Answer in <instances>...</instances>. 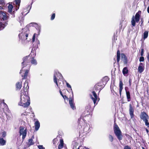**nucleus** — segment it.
I'll use <instances>...</instances> for the list:
<instances>
[{"mask_svg":"<svg viewBox=\"0 0 149 149\" xmlns=\"http://www.w3.org/2000/svg\"><path fill=\"white\" fill-rule=\"evenodd\" d=\"M109 141L111 142H112L113 140V138L112 135L109 134Z\"/></svg>","mask_w":149,"mask_h":149,"instance_id":"obj_35","label":"nucleus"},{"mask_svg":"<svg viewBox=\"0 0 149 149\" xmlns=\"http://www.w3.org/2000/svg\"><path fill=\"white\" fill-rule=\"evenodd\" d=\"M135 19V21L137 22H138L139 20L140 15L138 13H136V14Z\"/></svg>","mask_w":149,"mask_h":149,"instance_id":"obj_28","label":"nucleus"},{"mask_svg":"<svg viewBox=\"0 0 149 149\" xmlns=\"http://www.w3.org/2000/svg\"><path fill=\"white\" fill-rule=\"evenodd\" d=\"M35 130L36 131L38 130L40 127V123L38 120L35 122Z\"/></svg>","mask_w":149,"mask_h":149,"instance_id":"obj_21","label":"nucleus"},{"mask_svg":"<svg viewBox=\"0 0 149 149\" xmlns=\"http://www.w3.org/2000/svg\"><path fill=\"white\" fill-rule=\"evenodd\" d=\"M113 129L114 132L118 140L120 141L122 140L123 136L122 132L118 125L115 123V121L113 125Z\"/></svg>","mask_w":149,"mask_h":149,"instance_id":"obj_3","label":"nucleus"},{"mask_svg":"<svg viewBox=\"0 0 149 149\" xmlns=\"http://www.w3.org/2000/svg\"><path fill=\"white\" fill-rule=\"evenodd\" d=\"M129 113L130 115L131 118L132 119L134 117V110L131 104H130L129 105Z\"/></svg>","mask_w":149,"mask_h":149,"instance_id":"obj_15","label":"nucleus"},{"mask_svg":"<svg viewBox=\"0 0 149 149\" xmlns=\"http://www.w3.org/2000/svg\"><path fill=\"white\" fill-rule=\"evenodd\" d=\"M29 72V70H25V72L24 73V74H27Z\"/></svg>","mask_w":149,"mask_h":149,"instance_id":"obj_52","label":"nucleus"},{"mask_svg":"<svg viewBox=\"0 0 149 149\" xmlns=\"http://www.w3.org/2000/svg\"><path fill=\"white\" fill-rule=\"evenodd\" d=\"M24 13V12H23L22 13V14L23 15Z\"/></svg>","mask_w":149,"mask_h":149,"instance_id":"obj_62","label":"nucleus"},{"mask_svg":"<svg viewBox=\"0 0 149 149\" xmlns=\"http://www.w3.org/2000/svg\"><path fill=\"white\" fill-rule=\"evenodd\" d=\"M35 34H34V35L33 36V38H32V43L33 44V43L35 42Z\"/></svg>","mask_w":149,"mask_h":149,"instance_id":"obj_43","label":"nucleus"},{"mask_svg":"<svg viewBox=\"0 0 149 149\" xmlns=\"http://www.w3.org/2000/svg\"><path fill=\"white\" fill-rule=\"evenodd\" d=\"M62 97H63V99L65 100H68V99H69V98H68L66 95H64L62 96Z\"/></svg>","mask_w":149,"mask_h":149,"instance_id":"obj_48","label":"nucleus"},{"mask_svg":"<svg viewBox=\"0 0 149 149\" xmlns=\"http://www.w3.org/2000/svg\"><path fill=\"white\" fill-rule=\"evenodd\" d=\"M71 95L69 97V104L71 108L73 110L76 109L75 104L74 102V97L73 92L71 93Z\"/></svg>","mask_w":149,"mask_h":149,"instance_id":"obj_8","label":"nucleus"},{"mask_svg":"<svg viewBox=\"0 0 149 149\" xmlns=\"http://www.w3.org/2000/svg\"><path fill=\"white\" fill-rule=\"evenodd\" d=\"M6 141L3 138L0 139V144L1 145L3 146L6 144Z\"/></svg>","mask_w":149,"mask_h":149,"instance_id":"obj_27","label":"nucleus"},{"mask_svg":"<svg viewBox=\"0 0 149 149\" xmlns=\"http://www.w3.org/2000/svg\"><path fill=\"white\" fill-rule=\"evenodd\" d=\"M6 25V24L2 23V22H0V30H1L4 29Z\"/></svg>","mask_w":149,"mask_h":149,"instance_id":"obj_33","label":"nucleus"},{"mask_svg":"<svg viewBox=\"0 0 149 149\" xmlns=\"http://www.w3.org/2000/svg\"><path fill=\"white\" fill-rule=\"evenodd\" d=\"M77 149H84V147L81 145L79 146Z\"/></svg>","mask_w":149,"mask_h":149,"instance_id":"obj_51","label":"nucleus"},{"mask_svg":"<svg viewBox=\"0 0 149 149\" xmlns=\"http://www.w3.org/2000/svg\"><path fill=\"white\" fill-rule=\"evenodd\" d=\"M29 87L27 82H25L23 88L21 91L20 100L18 105L24 107H27L30 105V99L28 95Z\"/></svg>","mask_w":149,"mask_h":149,"instance_id":"obj_1","label":"nucleus"},{"mask_svg":"<svg viewBox=\"0 0 149 149\" xmlns=\"http://www.w3.org/2000/svg\"><path fill=\"white\" fill-rule=\"evenodd\" d=\"M31 56H26L23 58V61L22 63V68L20 71V74L22 73V72L23 70V68L25 66L28 65L29 63L31 61Z\"/></svg>","mask_w":149,"mask_h":149,"instance_id":"obj_6","label":"nucleus"},{"mask_svg":"<svg viewBox=\"0 0 149 149\" xmlns=\"http://www.w3.org/2000/svg\"><path fill=\"white\" fill-rule=\"evenodd\" d=\"M82 118V116H81L78 119V122L81 125V128H82L83 130V132L81 131V133H83L84 132H88L90 129V126L89 124H87L86 121L84 119H83V122H82L81 125L80 120Z\"/></svg>","mask_w":149,"mask_h":149,"instance_id":"obj_4","label":"nucleus"},{"mask_svg":"<svg viewBox=\"0 0 149 149\" xmlns=\"http://www.w3.org/2000/svg\"><path fill=\"white\" fill-rule=\"evenodd\" d=\"M36 42H37V47H38V45L40 44V41L39 40H37Z\"/></svg>","mask_w":149,"mask_h":149,"instance_id":"obj_53","label":"nucleus"},{"mask_svg":"<svg viewBox=\"0 0 149 149\" xmlns=\"http://www.w3.org/2000/svg\"><path fill=\"white\" fill-rule=\"evenodd\" d=\"M6 132L5 131H3V132H2V137L3 138H4L6 137Z\"/></svg>","mask_w":149,"mask_h":149,"instance_id":"obj_44","label":"nucleus"},{"mask_svg":"<svg viewBox=\"0 0 149 149\" xmlns=\"http://www.w3.org/2000/svg\"><path fill=\"white\" fill-rule=\"evenodd\" d=\"M148 31H145L143 33V38L144 39L146 38L148 36Z\"/></svg>","mask_w":149,"mask_h":149,"instance_id":"obj_30","label":"nucleus"},{"mask_svg":"<svg viewBox=\"0 0 149 149\" xmlns=\"http://www.w3.org/2000/svg\"><path fill=\"white\" fill-rule=\"evenodd\" d=\"M20 23L21 24V25L22 26V23H23V21H20Z\"/></svg>","mask_w":149,"mask_h":149,"instance_id":"obj_60","label":"nucleus"},{"mask_svg":"<svg viewBox=\"0 0 149 149\" xmlns=\"http://www.w3.org/2000/svg\"><path fill=\"white\" fill-rule=\"evenodd\" d=\"M66 85H67V87L68 88H71V90L72 92V89H71V86L68 83H66Z\"/></svg>","mask_w":149,"mask_h":149,"instance_id":"obj_49","label":"nucleus"},{"mask_svg":"<svg viewBox=\"0 0 149 149\" xmlns=\"http://www.w3.org/2000/svg\"><path fill=\"white\" fill-rule=\"evenodd\" d=\"M59 92L61 95L62 96V97L63 96V94L61 90H60Z\"/></svg>","mask_w":149,"mask_h":149,"instance_id":"obj_56","label":"nucleus"},{"mask_svg":"<svg viewBox=\"0 0 149 149\" xmlns=\"http://www.w3.org/2000/svg\"><path fill=\"white\" fill-rule=\"evenodd\" d=\"M63 78L62 75H54V81L57 86L58 87L60 86L61 84V79Z\"/></svg>","mask_w":149,"mask_h":149,"instance_id":"obj_7","label":"nucleus"},{"mask_svg":"<svg viewBox=\"0 0 149 149\" xmlns=\"http://www.w3.org/2000/svg\"><path fill=\"white\" fill-rule=\"evenodd\" d=\"M124 149H131V148L130 146L127 145L125 146Z\"/></svg>","mask_w":149,"mask_h":149,"instance_id":"obj_47","label":"nucleus"},{"mask_svg":"<svg viewBox=\"0 0 149 149\" xmlns=\"http://www.w3.org/2000/svg\"><path fill=\"white\" fill-rule=\"evenodd\" d=\"M32 0V1H33V0ZM33 3V1H32V3H31V6H30V7L29 10H30V9H31V5H32V4Z\"/></svg>","mask_w":149,"mask_h":149,"instance_id":"obj_59","label":"nucleus"},{"mask_svg":"<svg viewBox=\"0 0 149 149\" xmlns=\"http://www.w3.org/2000/svg\"><path fill=\"white\" fill-rule=\"evenodd\" d=\"M147 58L148 60V61L149 62V53H148L147 54Z\"/></svg>","mask_w":149,"mask_h":149,"instance_id":"obj_55","label":"nucleus"},{"mask_svg":"<svg viewBox=\"0 0 149 149\" xmlns=\"http://www.w3.org/2000/svg\"><path fill=\"white\" fill-rule=\"evenodd\" d=\"M78 145V143L77 142H76L75 143V144L73 146V149H77V146Z\"/></svg>","mask_w":149,"mask_h":149,"instance_id":"obj_42","label":"nucleus"},{"mask_svg":"<svg viewBox=\"0 0 149 149\" xmlns=\"http://www.w3.org/2000/svg\"><path fill=\"white\" fill-rule=\"evenodd\" d=\"M121 58L124 62V63L126 64L127 63V60L126 56L123 53L121 54Z\"/></svg>","mask_w":149,"mask_h":149,"instance_id":"obj_19","label":"nucleus"},{"mask_svg":"<svg viewBox=\"0 0 149 149\" xmlns=\"http://www.w3.org/2000/svg\"><path fill=\"white\" fill-rule=\"evenodd\" d=\"M22 81L17 82L16 84V90H19L22 87Z\"/></svg>","mask_w":149,"mask_h":149,"instance_id":"obj_20","label":"nucleus"},{"mask_svg":"<svg viewBox=\"0 0 149 149\" xmlns=\"http://www.w3.org/2000/svg\"><path fill=\"white\" fill-rule=\"evenodd\" d=\"M144 69V64L142 63H140L138 67V71L141 73L143 71Z\"/></svg>","mask_w":149,"mask_h":149,"instance_id":"obj_17","label":"nucleus"},{"mask_svg":"<svg viewBox=\"0 0 149 149\" xmlns=\"http://www.w3.org/2000/svg\"><path fill=\"white\" fill-rule=\"evenodd\" d=\"M54 74H61L58 70H55L54 72Z\"/></svg>","mask_w":149,"mask_h":149,"instance_id":"obj_38","label":"nucleus"},{"mask_svg":"<svg viewBox=\"0 0 149 149\" xmlns=\"http://www.w3.org/2000/svg\"><path fill=\"white\" fill-rule=\"evenodd\" d=\"M35 143L33 141V140L32 139H29L28 142L26 143V144L24 145V147L23 149H26L28 148L29 147L33 145Z\"/></svg>","mask_w":149,"mask_h":149,"instance_id":"obj_12","label":"nucleus"},{"mask_svg":"<svg viewBox=\"0 0 149 149\" xmlns=\"http://www.w3.org/2000/svg\"><path fill=\"white\" fill-rule=\"evenodd\" d=\"M131 23L132 24L133 26H135L136 24V22L135 20V17H134V16H133L132 18Z\"/></svg>","mask_w":149,"mask_h":149,"instance_id":"obj_32","label":"nucleus"},{"mask_svg":"<svg viewBox=\"0 0 149 149\" xmlns=\"http://www.w3.org/2000/svg\"><path fill=\"white\" fill-rule=\"evenodd\" d=\"M129 82L130 83V86H131V79H130L129 80Z\"/></svg>","mask_w":149,"mask_h":149,"instance_id":"obj_57","label":"nucleus"},{"mask_svg":"<svg viewBox=\"0 0 149 149\" xmlns=\"http://www.w3.org/2000/svg\"><path fill=\"white\" fill-rule=\"evenodd\" d=\"M123 83L122 81L120 80V81L119 82V93H120V95H121V93L122 91V89H123Z\"/></svg>","mask_w":149,"mask_h":149,"instance_id":"obj_22","label":"nucleus"},{"mask_svg":"<svg viewBox=\"0 0 149 149\" xmlns=\"http://www.w3.org/2000/svg\"><path fill=\"white\" fill-rule=\"evenodd\" d=\"M145 129L146 130V132H147V133L148 134H149V131L148 130V129L147 128H146Z\"/></svg>","mask_w":149,"mask_h":149,"instance_id":"obj_54","label":"nucleus"},{"mask_svg":"<svg viewBox=\"0 0 149 149\" xmlns=\"http://www.w3.org/2000/svg\"><path fill=\"white\" fill-rule=\"evenodd\" d=\"M142 149H146L145 148H144V147H142Z\"/></svg>","mask_w":149,"mask_h":149,"instance_id":"obj_63","label":"nucleus"},{"mask_svg":"<svg viewBox=\"0 0 149 149\" xmlns=\"http://www.w3.org/2000/svg\"><path fill=\"white\" fill-rule=\"evenodd\" d=\"M5 5V3L2 0H0V10L3 9V6Z\"/></svg>","mask_w":149,"mask_h":149,"instance_id":"obj_29","label":"nucleus"},{"mask_svg":"<svg viewBox=\"0 0 149 149\" xmlns=\"http://www.w3.org/2000/svg\"><path fill=\"white\" fill-rule=\"evenodd\" d=\"M58 141V140L57 138L54 139L53 140V144L54 145H56Z\"/></svg>","mask_w":149,"mask_h":149,"instance_id":"obj_36","label":"nucleus"},{"mask_svg":"<svg viewBox=\"0 0 149 149\" xmlns=\"http://www.w3.org/2000/svg\"><path fill=\"white\" fill-rule=\"evenodd\" d=\"M126 95L127 101L128 102L130 101H131V97L130 93L129 91H126Z\"/></svg>","mask_w":149,"mask_h":149,"instance_id":"obj_24","label":"nucleus"},{"mask_svg":"<svg viewBox=\"0 0 149 149\" xmlns=\"http://www.w3.org/2000/svg\"><path fill=\"white\" fill-rule=\"evenodd\" d=\"M15 3L16 4V6L17 8L16 9V10H17L19 8V7L20 6V0H15Z\"/></svg>","mask_w":149,"mask_h":149,"instance_id":"obj_25","label":"nucleus"},{"mask_svg":"<svg viewBox=\"0 0 149 149\" xmlns=\"http://www.w3.org/2000/svg\"><path fill=\"white\" fill-rule=\"evenodd\" d=\"M120 53L119 50H118L117 52V62H118L119 61L120 59Z\"/></svg>","mask_w":149,"mask_h":149,"instance_id":"obj_31","label":"nucleus"},{"mask_svg":"<svg viewBox=\"0 0 149 149\" xmlns=\"http://www.w3.org/2000/svg\"><path fill=\"white\" fill-rule=\"evenodd\" d=\"M8 16H7L6 12L4 11H0V19L4 20L7 19Z\"/></svg>","mask_w":149,"mask_h":149,"instance_id":"obj_13","label":"nucleus"},{"mask_svg":"<svg viewBox=\"0 0 149 149\" xmlns=\"http://www.w3.org/2000/svg\"><path fill=\"white\" fill-rule=\"evenodd\" d=\"M147 12L149 13V6L147 8Z\"/></svg>","mask_w":149,"mask_h":149,"instance_id":"obj_58","label":"nucleus"},{"mask_svg":"<svg viewBox=\"0 0 149 149\" xmlns=\"http://www.w3.org/2000/svg\"><path fill=\"white\" fill-rule=\"evenodd\" d=\"M144 52V49L143 47H142L141 49V56H143V54Z\"/></svg>","mask_w":149,"mask_h":149,"instance_id":"obj_41","label":"nucleus"},{"mask_svg":"<svg viewBox=\"0 0 149 149\" xmlns=\"http://www.w3.org/2000/svg\"><path fill=\"white\" fill-rule=\"evenodd\" d=\"M19 133L20 136L22 135V139L24 140L27 134L26 130H24V127L23 126H20L19 127Z\"/></svg>","mask_w":149,"mask_h":149,"instance_id":"obj_9","label":"nucleus"},{"mask_svg":"<svg viewBox=\"0 0 149 149\" xmlns=\"http://www.w3.org/2000/svg\"><path fill=\"white\" fill-rule=\"evenodd\" d=\"M13 8V5L11 4H9L8 6V12L10 13L11 15H12L11 17H15L14 14L15 13V12L13 11V12L12 11V9Z\"/></svg>","mask_w":149,"mask_h":149,"instance_id":"obj_14","label":"nucleus"},{"mask_svg":"<svg viewBox=\"0 0 149 149\" xmlns=\"http://www.w3.org/2000/svg\"><path fill=\"white\" fill-rule=\"evenodd\" d=\"M104 85L101 82H99L96 84L94 86L95 90L96 91H99V92L103 88Z\"/></svg>","mask_w":149,"mask_h":149,"instance_id":"obj_10","label":"nucleus"},{"mask_svg":"<svg viewBox=\"0 0 149 149\" xmlns=\"http://www.w3.org/2000/svg\"><path fill=\"white\" fill-rule=\"evenodd\" d=\"M29 33V30L27 28L22 29L21 33L19 34V39L22 41L27 40Z\"/></svg>","mask_w":149,"mask_h":149,"instance_id":"obj_5","label":"nucleus"},{"mask_svg":"<svg viewBox=\"0 0 149 149\" xmlns=\"http://www.w3.org/2000/svg\"><path fill=\"white\" fill-rule=\"evenodd\" d=\"M92 93L93 96H94V98L92 97L91 99L93 101L94 106H95V105H96L97 104V103H96V101L97 100V94H96L95 91H93L92 92Z\"/></svg>","mask_w":149,"mask_h":149,"instance_id":"obj_16","label":"nucleus"},{"mask_svg":"<svg viewBox=\"0 0 149 149\" xmlns=\"http://www.w3.org/2000/svg\"><path fill=\"white\" fill-rule=\"evenodd\" d=\"M29 12V11L26 14H25V15H26Z\"/></svg>","mask_w":149,"mask_h":149,"instance_id":"obj_61","label":"nucleus"},{"mask_svg":"<svg viewBox=\"0 0 149 149\" xmlns=\"http://www.w3.org/2000/svg\"><path fill=\"white\" fill-rule=\"evenodd\" d=\"M28 75H22V80L25 79L27 78V76Z\"/></svg>","mask_w":149,"mask_h":149,"instance_id":"obj_50","label":"nucleus"},{"mask_svg":"<svg viewBox=\"0 0 149 149\" xmlns=\"http://www.w3.org/2000/svg\"><path fill=\"white\" fill-rule=\"evenodd\" d=\"M1 103H3V104H4V107H6V108H7L8 107V106L4 102V100H2L1 102Z\"/></svg>","mask_w":149,"mask_h":149,"instance_id":"obj_45","label":"nucleus"},{"mask_svg":"<svg viewBox=\"0 0 149 149\" xmlns=\"http://www.w3.org/2000/svg\"><path fill=\"white\" fill-rule=\"evenodd\" d=\"M31 63L34 65H36L37 64V62L36 60L34 59L33 57L31 58Z\"/></svg>","mask_w":149,"mask_h":149,"instance_id":"obj_26","label":"nucleus"},{"mask_svg":"<svg viewBox=\"0 0 149 149\" xmlns=\"http://www.w3.org/2000/svg\"><path fill=\"white\" fill-rule=\"evenodd\" d=\"M109 79L108 76H105L103 77L100 82H101L104 85L109 81Z\"/></svg>","mask_w":149,"mask_h":149,"instance_id":"obj_18","label":"nucleus"},{"mask_svg":"<svg viewBox=\"0 0 149 149\" xmlns=\"http://www.w3.org/2000/svg\"><path fill=\"white\" fill-rule=\"evenodd\" d=\"M145 123V125L147 127V128H149V122L148 120L144 122Z\"/></svg>","mask_w":149,"mask_h":149,"instance_id":"obj_37","label":"nucleus"},{"mask_svg":"<svg viewBox=\"0 0 149 149\" xmlns=\"http://www.w3.org/2000/svg\"><path fill=\"white\" fill-rule=\"evenodd\" d=\"M94 107L92 102H89L86 107L85 110L83 114V116L86 117L88 115L91 116Z\"/></svg>","mask_w":149,"mask_h":149,"instance_id":"obj_2","label":"nucleus"},{"mask_svg":"<svg viewBox=\"0 0 149 149\" xmlns=\"http://www.w3.org/2000/svg\"><path fill=\"white\" fill-rule=\"evenodd\" d=\"M139 61L141 62H143L144 61V58L142 56H141V57H140L139 58Z\"/></svg>","mask_w":149,"mask_h":149,"instance_id":"obj_40","label":"nucleus"},{"mask_svg":"<svg viewBox=\"0 0 149 149\" xmlns=\"http://www.w3.org/2000/svg\"><path fill=\"white\" fill-rule=\"evenodd\" d=\"M60 143L58 146V149H61L63 148L64 146V143L63 140L62 139H60Z\"/></svg>","mask_w":149,"mask_h":149,"instance_id":"obj_23","label":"nucleus"},{"mask_svg":"<svg viewBox=\"0 0 149 149\" xmlns=\"http://www.w3.org/2000/svg\"><path fill=\"white\" fill-rule=\"evenodd\" d=\"M55 13H53L51 17V20H53V19H54L55 17Z\"/></svg>","mask_w":149,"mask_h":149,"instance_id":"obj_39","label":"nucleus"},{"mask_svg":"<svg viewBox=\"0 0 149 149\" xmlns=\"http://www.w3.org/2000/svg\"><path fill=\"white\" fill-rule=\"evenodd\" d=\"M7 23H6V25H7Z\"/></svg>","mask_w":149,"mask_h":149,"instance_id":"obj_64","label":"nucleus"},{"mask_svg":"<svg viewBox=\"0 0 149 149\" xmlns=\"http://www.w3.org/2000/svg\"><path fill=\"white\" fill-rule=\"evenodd\" d=\"M38 148L39 149H45V147H43L42 145H39Z\"/></svg>","mask_w":149,"mask_h":149,"instance_id":"obj_46","label":"nucleus"},{"mask_svg":"<svg viewBox=\"0 0 149 149\" xmlns=\"http://www.w3.org/2000/svg\"><path fill=\"white\" fill-rule=\"evenodd\" d=\"M141 119L145 122L148 120L149 118L148 115L144 111L141 112L140 116Z\"/></svg>","mask_w":149,"mask_h":149,"instance_id":"obj_11","label":"nucleus"},{"mask_svg":"<svg viewBox=\"0 0 149 149\" xmlns=\"http://www.w3.org/2000/svg\"><path fill=\"white\" fill-rule=\"evenodd\" d=\"M128 70L127 69V67H125L123 68V74H127L128 73Z\"/></svg>","mask_w":149,"mask_h":149,"instance_id":"obj_34","label":"nucleus"}]
</instances>
